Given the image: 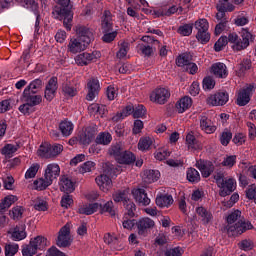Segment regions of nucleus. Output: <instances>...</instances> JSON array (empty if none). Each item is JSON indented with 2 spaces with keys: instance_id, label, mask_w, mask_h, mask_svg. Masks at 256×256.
<instances>
[{
  "instance_id": "nucleus-30",
  "label": "nucleus",
  "mask_w": 256,
  "mask_h": 256,
  "mask_svg": "<svg viewBox=\"0 0 256 256\" xmlns=\"http://www.w3.org/2000/svg\"><path fill=\"white\" fill-rule=\"evenodd\" d=\"M200 127L202 131H205L208 135H211V133H215V131H217V128L215 125H213V122L207 118V116H201Z\"/></svg>"
},
{
  "instance_id": "nucleus-22",
  "label": "nucleus",
  "mask_w": 256,
  "mask_h": 256,
  "mask_svg": "<svg viewBox=\"0 0 256 256\" xmlns=\"http://www.w3.org/2000/svg\"><path fill=\"white\" fill-rule=\"evenodd\" d=\"M132 195L135 201L140 205H144V207L151 204V199L147 196L145 189L135 188L132 190Z\"/></svg>"
},
{
  "instance_id": "nucleus-9",
  "label": "nucleus",
  "mask_w": 256,
  "mask_h": 256,
  "mask_svg": "<svg viewBox=\"0 0 256 256\" xmlns=\"http://www.w3.org/2000/svg\"><path fill=\"white\" fill-rule=\"evenodd\" d=\"M31 93L32 92L23 94L25 104L19 106V111L21 113H29L30 107L40 105L41 101H43V97L41 95H31Z\"/></svg>"
},
{
  "instance_id": "nucleus-17",
  "label": "nucleus",
  "mask_w": 256,
  "mask_h": 256,
  "mask_svg": "<svg viewBox=\"0 0 256 256\" xmlns=\"http://www.w3.org/2000/svg\"><path fill=\"white\" fill-rule=\"evenodd\" d=\"M87 47H89L88 44H84L83 41L76 37L70 38L68 43V51L70 53H73L74 55H77V53H81V51H85Z\"/></svg>"
},
{
  "instance_id": "nucleus-57",
  "label": "nucleus",
  "mask_w": 256,
  "mask_h": 256,
  "mask_svg": "<svg viewBox=\"0 0 256 256\" xmlns=\"http://www.w3.org/2000/svg\"><path fill=\"white\" fill-rule=\"evenodd\" d=\"M109 155L114 157V159L117 161V157H120L123 153V150L121 148V144H115L112 145L108 150Z\"/></svg>"
},
{
  "instance_id": "nucleus-33",
  "label": "nucleus",
  "mask_w": 256,
  "mask_h": 256,
  "mask_svg": "<svg viewBox=\"0 0 256 256\" xmlns=\"http://www.w3.org/2000/svg\"><path fill=\"white\" fill-rule=\"evenodd\" d=\"M98 210L99 203L82 204L78 209V213L81 215H93V213H97Z\"/></svg>"
},
{
  "instance_id": "nucleus-61",
  "label": "nucleus",
  "mask_w": 256,
  "mask_h": 256,
  "mask_svg": "<svg viewBox=\"0 0 256 256\" xmlns=\"http://www.w3.org/2000/svg\"><path fill=\"white\" fill-rule=\"evenodd\" d=\"M144 115H147V110L145 109L144 105H138L134 108L133 118L134 119H141Z\"/></svg>"
},
{
  "instance_id": "nucleus-5",
  "label": "nucleus",
  "mask_w": 256,
  "mask_h": 256,
  "mask_svg": "<svg viewBox=\"0 0 256 256\" xmlns=\"http://www.w3.org/2000/svg\"><path fill=\"white\" fill-rule=\"evenodd\" d=\"M195 29H197L196 39L200 41V43L205 44L209 43L211 39V34H209V22L207 19L202 18L195 22Z\"/></svg>"
},
{
  "instance_id": "nucleus-54",
  "label": "nucleus",
  "mask_w": 256,
  "mask_h": 256,
  "mask_svg": "<svg viewBox=\"0 0 256 256\" xmlns=\"http://www.w3.org/2000/svg\"><path fill=\"white\" fill-rule=\"evenodd\" d=\"M40 165L37 163L32 164L25 173V179H35V176L39 172Z\"/></svg>"
},
{
  "instance_id": "nucleus-40",
  "label": "nucleus",
  "mask_w": 256,
  "mask_h": 256,
  "mask_svg": "<svg viewBox=\"0 0 256 256\" xmlns=\"http://www.w3.org/2000/svg\"><path fill=\"white\" fill-rule=\"evenodd\" d=\"M173 196L169 194L160 195L156 197V205L158 207H171V204L173 203Z\"/></svg>"
},
{
  "instance_id": "nucleus-32",
  "label": "nucleus",
  "mask_w": 256,
  "mask_h": 256,
  "mask_svg": "<svg viewBox=\"0 0 256 256\" xmlns=\"http://www.w3.org/2000/svg\"><path fill=\"white\" fill-rule=\"evenodd\" d=\"M101 25L104 33H109V31L113 29V19L111 18V12L109 10L104 11Z\"/></svg>"
},
{
  "instance_id": "nucleus-49",
  "label": "nucleus",
  "mask_w": 256,
  "mask_h": 256,
  "mask_svg": "<svg viewBox=\"0 0 256 256\" xmlns=\"http://www.w3.org/2000/svg\"><path fill=\"white\" fill-rule=\"evenodd\" d=\"M251 69V60L245 59L241 64H239L236 74L238 77H243L245 75V71H249Z\"/></svg>"
},
{
  "instance_id": "nucleus-4",
  "label": "nucleus",
  "mask_w": 256,
  "mask_h": 256,
  "mask_svg": "<svg viewBox=\"0 0 256 256\" xmlns=\"http://www.w3.org/2000/svg\"><path fill=\"white\" fill-rule=\"evenodd\" d=\"M58 5H61L63 8H59L53 11L55 19L63 21V25L67 31H71L72 21H73V12L69 10L68 7L71 0H54Z\"/></svg>"
},
{
  "instance_id": "nucleus-43",
  "label": "nucleus",
  "mask_w": 256,
  "mask_h": 256,
  "mask_svg": "<svg viewBox=\"0 0 256 256\" xmlns=\"http://www.w3.org/2000/svg\"><path fill=\"white\" fill-rule=\"evenodd\" d=\"M18 149L19 145L6 144L4 145V147L1 148L0 153L8 158H11L13 157V155H15V153H17Z\"/></svg>"
},
{
  "instance_id": "nucleus-26",
  "label": "nucleus",
  "mask_w": 256,
  "mask_h": 256,
  "mask_svg": "<svg viewBox=\"0 0 256 256\" xmlns=\"http://www.w3.org/2000/svg\"><path fill=\"white\" fill-rule=\"evenodd\" d=\"M186 145L190 151H199L203 149V145H201V142L195 138L193 132L186 135Z\"/></svg>"
},
{
  "instance_id": "nucleus-44",
  "label": "nucleus",
  "mask_w": 256,
  "mask_h": 256,
  "mask_svg": "<svg viewBox=\"0 0 256 256\" xmlns=\"http://www.w3.org/2000/svg\"><path fill=\"white\" fill-rule=\"evenodd\" d=\"M152 145H153V138L149 136L142 137L138 142V149L139 151H149Z\"/></svg>"
},
{
  "instance_id": "nucleus-16",
  "label": "nucleus",
  "mask_w": 256,
  "mask_h": 256,
  "mask_svg": "<svg viewBox=\"0 0 256 256\" xmlns=\"http://www.w3.org/2000/svg\"><path fill=\"white\" fill-rule=\"evenodd\" d=\"M97 131L95 128L87 127L78 136V141L81 145H89L92 141H95Z\"/></svg>"
},
{
  "instance_id": "nucleus-55",
  "label": "nucleus",
  "mask_w": 256,
  "mask_h": 256,
  "mask_svg": "<svg viewBox=\"0 0 256 256\" xmlns=\"http://www.w3.org/2000/svg\"><path fill=\"white\" fill-rule=\"evenodd\" d=\"M127 53H129V43L128 42H122L120 44L119 51L116 54V57L118 59H125L127 57Z\"/></svg>"
},
{
  "instance_id": "nucleus-56",
  "label": "nucleus",
  "mask_w": 256,
  "mask_h": 256,
  "mask_svg": "<svg viewBox=\"0 0 256 256\" xmlns=\"http://www.w3.org/2000/svg\"><path fill=\"white\" fill-rule=\"evenodd\" d=\"M170 156H171V152H169L165 148H160L154 153V157L155 159H157V161H165V159H167V157H170Z\"/></svg>"
},
{
  "instance_id": "nucleus-45",
  "label": "nucleus",
  "mask_w": 256,
  "mask_h": 256,
  "mask_svg": "<svg viewBox=\"0 0 256 256\" xmlns=\"http://www.w3.org/2000/svg\"><path fill=\"white\" fill-rule=\"evenodd\" d=\"M17 196L15 195H8L2 199L0 202V211H5L6 209H9L13 203H16Z\"/></svg>"
},
{
  "instance_id": "nucleus-48",
  "label": "nucleus",
  "mask_w": 256,
  "mask_h": 256,
  "mask_svg": "<svg viewBox=\"0 0 256 256\" xmlns=\"http://www.w3.org/2000/svg\"><path fill=\"white\" fill-rule=\"evenodd\" d=\"M25 213V208H23L22 206H14L10 212H9V216L11 217V219H13L14 221H19V219L23 218V214Z\"/></svg>"
},
{
  "instance_id": "nucleus-27",
  "label": "nucleus",
  "mask_w": 256,
  "mask_h": 256,
  "mask_svg": "<svg viewBox=\"0 0 256 256\" xmlns=\"http://www.w3.org/2000/svg\"><path fill=\"white\" fill-rule=\"evenodd\" d=\"M9 233L13 241H23V239H27L25 225L16 226L14 229L10 230Z\"/></svg>"
},
{
  "instance_id": "nucleus-6",
  "label": "nucleus",
  "mask_w": 256,
  "mask_h": 256,
  "mask_svg": "<svg viewBox=\"0 0 256 256\" xmlns=\"http://www.w3.org/2000/svg\"><path fill=\"white\" fill-rule=\"evenodd\" d=\"M99 59H101V53L99 51H93L92 53L83 52L74 58L76 65L79 67H85L90 65V63H97Z\"/></svg>"
},
{
  "instance_id": "nucleus-12",
  "label": "nucleus",
  "mask_w": 256,
  "mask_h": 256,
  "mask_svg": "<svg viewBox=\"0 0 256 256\" xmlns=\"http://www.w3.org/2000/svg\"><path fill=\"white\" fill-rule=\"evenodd\" d=\"M229 101V94L227 92H217L207 98L208 105L212 107H219L225 105Z\"/></svg>"
},
{
  "instance_id": "nucleus-47",
  "label": "nucleus",
  "mask_w": 256,
  "mask_h": 256,
  "mask_svg": "<svg viewBox=\"0 0 256 256\" xmlns=\"http://www.w3.org/2000/svg\"><path fill=\"white\" fill-rule=\"evenodd\" d=\"M97 145H109L113 141V137L109 132H102L96 137Z\"/></svg>"
},
{
  "instance_id": "nucleus-15",
  "label": "nucleus",
  "mask_w": 256,
  "mask_h": 256,
  "mask_svg": "<svg viewBox=\"0 0 256 256\" xmlns=\"http://www.w3.org/2000/svg\"><path fill=\"white\" fill-rule=\"evenodd\" d=\"M219 195L220 197H227V195L233 193L237 189V181L235 178H226L224 183L219 186Z\"/></svg>"
},
{
  "instance_id": "nucleus-38",
  "label": "nucleus",
  "mask_w": 256,
  "mask_h": 256,
  "mask_svg": "<svg viewBox=\"0 0 256 256\" xmlns=\"http://www.w3.org/2000/svg\"><path fill=\"white\" fill-rule=\"evenodd\" d=\"M73 129H74V125L69 120H64L59 124V130L61 131L64 137H69V135L73 133Z\"/></svg>"
},
{
  "instance_id": "nucleus-1",
  "label": "nucleus",
  "mask_w": 256,
  "mask_h": 256,
  "mask_svg": "<svg viewBox=\"0 0 256 256\" xmlns=\"http://www.w3.org/2000/svg\"><path fill=\"white\" fill-rule=\"evenodd\" d=\"M226 221V230L228 231L229 235L232 236L241 235L242 233H245V231L253 229L251 222H245L243 219H241V211L239 210H234L231 212L226 218Z\"/></svg>"
},
{
  "instance_id": "nucleus-28",
  "label": "nucleus",
  "mask_w": 256,
  "mask_h": 256,
  "mask_svg": "<svg viewBox=\"0 0 256 256\" xmlns=\"http://www.w3.org/2000/svg\"><path fill=\"white\" fill-rule=\"evenodd\" d=\"M191 105H193L191 97L184 96L176 103V111H178V113H185L187 109H190Z\"/></svg>"
},
{
  "instance_id": "nucleus-31",
  "label": "nucleus",
  "mask_w": 256,
  "mask_h": 256,
  "mask_svg": "<svg viewBox=\"0 0 256 256\" xmlns=\"http://www.w3.org/2000/svg\"><path fill=\"white\" fill-rule=\"evenodd\" d=\"M196 167L201 172L202 176L209 177L213 171H215V166L211 162H198L196 163Z\"/></svg>"
},
{
  "instance_id": "nucleus-19",
  "label": "nucleus",
  "mask_w": 256,
  "mask_h": 256,
  "mask_svg": "<svg viewBox=\"0 0 256 256\" xmlns=\"http://www.w3.org/2000/svg\"><path fill=\"white\" fill-rule=\"evenodd\" d=\"M57 78L52 77L48 83L46 84L45 90H44V97L47 101H51L52 99H55V95H57Z\"/></svg>"
},
{
  "instance_id": "nucleus-24",
  "label": "nucleus",
  "mask_w": 256,
  "mask_h": 256,
  "mask_svg": "<svg viewBox=\"0 0 256 256\" xmlns=\"http://www.w3.org/2000/svg\"><path fill=\"white\" fill-rule=\"evenodd\" d=\"M59 187L62 193H73V191H75V182L67 176H62L59 181Z\"/></svg>"
},
{
  "instance_id": "nucleus-52",
  "label": "nucleus",
  "mask_w": 256,
  "mask_h": 256,
  "mask_svg": "<svg viewBox=\"0 0 256 256\" xmlns=\"http://www.w3.org/2000/svg\"><path fill=\"white\" fill-rule=\"evenodd\" d=\"M217 9L218 11H228L231 13L232 11H235V6L229 3V0H219Z\"/></svg>"
},
{
  "instance_id": "nucleus-25",
  "label": "nucleus",
  "mask_w": 256,
  "mask_h": 256,
  "mask_svg": "<svg viewBox=\"0 0 256 256\" xmlns=\"http://www.w3.org/2000/svg\"><path fill=\"white\" fill-rule=\"evenodd\" d=\"M24 7L26 9H30L36 15V22H35V31H39V24L41 23V19L39 17V4L35 0H24Z\"/></svg>"
},
{
  "instance_id": "nucleus-3",
  "label": "nucleus",
  "mask_w": 256,
  "mask_h": 256,
  "mask_svg": "<svg viewBox=\"0 0 256 256\" xmlns=\"http://www.w3.org/2000/svg\"><path fill=\"white\" fill-rule=\"evenodd\" d=\"M191 0H179L170 6H162L153 10L152 15L155 17H171V15H182L184 11L189 9Z\"/></svg>"
},
{
  "instance_id": "nucleus-60",
  "label": "nucleus",
  "mask_w": 256,
  "mask_h": 256,
  "mask_svg": "<svg viewBox=\"0 0 256 256\" xmlns=\"http://www.w3.org/2000/svg\"><path fill=\"white\" fill-rule=\"evenodd\" d=\"M37 253V250L34 248L33 244H25L22 246V255L23 256H33Z\"/></svg>"
},
{
  "instance_id": "nucleus-8",
  "label": "nucleus",
  "mask_w": 256,
  "mask_h": 256,
  "mask_svg": "<svg viewBox=\"0 0 256 256\" xmlns=\"http://www.w3.org/2000/svg\"><path fill=\"white\" fill-rule=\"evenodd\" d=\"M171 97V91H169L167 88H156L151 94H150V101L152 103H157L158 105H165L169 101Z\"/></svg>"
},
{
  "instance_id": "nucleus-11",
  "label": "nucleus",
  "mask_w": 256,
  "mask_h": 256,
  "mask_svg": "<svg viewBox=\"0 0 256 256\" xmlns=\"http://www.w3.org/2000/svg\"><path fill=\"white\" fill-rule=\"evenodd\" d=\"M71 242V225L66 224L60 229L56 244L58 247H69Z\"/></svg>"
},
{
  "instance_id": "nucleus-50",
  "label": "nucleus",
  "mask_w": 256,
  "mask_h": 256,
  "mask_svg": "<svg viewBox=\"0 0 256 256\" xmlns=\"http://www.w3.org/2000/svg\"><path fill=\"white\" fill-rule=\"evenodd\" d=\"M96 163L93 161H87L83 163L79 168V173L85 174V173H91V171H95Z\"/></svg>"
},
{
  "instance_id": "nucleus-62",
  "label": "nucleus",
  "mask_w": 256,
  "mask_h": 256,
  "mask_svg": "<svg viewBox=\"0 0 256 256\" xmlns=\"http://www.w3.org/2000/svg\"><path fill=\"white\" fill-rule=\"evenodd\" d=\"M18 251H19V244H7L5 246V256L17 255Z\"/></svg>"
},
{
  "instance_id": "nucleus-18",
  "label": "nucleus",
  "mask_w": 256,
  "mask_h": 256,
  "mask_svg": "<svg viewBox=\"0 0 256 256\" xmlns=\"http://www.w3.org/2000/svg\"><path fill=\"white\" fill-rule=\"evenodd\" d=\"M95 181L96 185H98L100 191H103V193H109V190L113 188V180H111L107 174L97 176Z\"/></svg>"
},
{
  "instance_id": "nucleus-51",
  "label": "nucleus",
  "mask_w": 256,
  "mask_h": 256,
  "mask_svg": "<svg viewBox=\"0 0 256 256\" xmlns=\"http://www.w3.org/2000/svg\"><path fill=\"white\" fill-rule=\"evenodd\" d=\"M100 213H109L111 217H115V209L113 208V201H108L104 205L99 204Z\"/></svg>"
},
{
  "instance_id": "nucleus-46",
  "label": "nucleus",
  "mask_w": 256,
  "mask_h": 256,
  "mask_svg": "<svg viewBox=\"0 0 256 256\" xmlns=\"http://www.w3.org/2000/svg\"><path fill=\"white\" fill-rule=\"evenodd\" d=\"M33 208L35 211H47L49 209V203L44 198L38 197L33 202Z\"/></svg>"
},
{
  "instance_id": "nucleus-39",
  "label": "nucleus",
  "mask_w": 256,
  "mask_h": 256,
  "mask_svg": "<svg viewBox=\"0 0 256 256\" xmlns=\"http://www.w3.org/2000/svg\"><path fill=\"white\" fill-rule=\"evenodd\" d=\"M50 185H53V182L47 178V176L44 175L43 178H39L34 181V186L37 191H45L47 187H50Z\"/></svg>"
},
{
  "instance_id": "nucleus-37",
  "label": "nucleus",
  "mask_w": 256,
  "mask_h": 256,
  "mask_svg": "<svg viewBox=\"0 0 256 256\" xmlns=\"http://www.w3.org/2000/svg\"><path fill=\"white\" fill-rule=\"evenodd\" d=\"M38 157L42 159H52L51 157V144L45 142L40 145L37 150Z\"/></svg>"
},
{
  "instance_id": "nucleus-14",
  "label": "nucleus",
  "mask_w": 256,
  "mask_h": 256,
  "mask_svg": "<svg viewBox=\"0 0 256 256\" xmlns=\"http://www.w3.org/2000/svg\"><path fill=\"white\" fill-rule=\"evenodd\" d=\"M138 233L140 235H147L150 229L155 227V221L149 217H144L136 222Z\"/></svg>"
},
{
  "instance_id": "nucleus-53",
  "label": "nucleus",
  "mask_w": 256,
  "mask_h": 256,
  "mask_svg": "<svg viewBox=\"0 0 256 256\" xmlns=\"http://www.w3.org/2000/svg\"><path fill=\"white\" fill-rule=\"evenodd\" d=\"M112 197L115 203H121V201H123V203L125 204L129 200V194L127 193V191L115 192Z\"/></svg>"
},
{
  "instance_id": "nucleus-23",
  "label": "nucleus",
  "mask_w": 256,
  "mask_h": 256,
  "mask_svg": "<svg viewBox=\"0 0 256 256\" xmlns=\"http://www.w3.org/2000/svg\"><path fill=\"white\" fill-rule=\"evenodd\" d=\"M211 73H213L218 79H227L229 70H227V65L223 62H217L211 66Z\"/></svg>"
},
{
  "instance_id": "nucleus-64",
  "label": "nucleus",
  "mask_w": 256,
  "mask_h": 256,
  "mask_svg": "<svg viewBox=\"0 0 256 256\" xmlns=\"http://www.w3.org/2000/svg\"><path fill=\"white\" fill-rule=\"evenodd\" d=\"M228 40L227 36H222L218 39V41L214 44L215 51H223V48L227 46Z\"/></svg>"
},
{
  "instance_id": "nucleus-63",
  "label": "nucleus",
  "mask_w": 256,
  "mask_h": 256,
  "mask_svg": "<svg viewBox=\"0 0 256 256\" xmlns=\"http://www.w3.org/2000/svg\"><path fill=\"white\" fill-rule=\"evenodd\" d=\"M203 90L204 91H211V89L215 88V80L212 77H205L203 79Z\"/></svg>"
},
{
  "instance_id": "nucleus-7",
  "label": "nucleus",
  "mask_w": 256,
  "mask_h": 256,
  "mask_svg": "<svg viewBox=\"0 0 256 256\" xmlns=\"http://www.w3.org/2000/svg\"><path fill=\"white\" fill-rule=\"evenodd\" d=\"M255 93V84H248L241 90H239L237 95L236 103L239 107H245L251 101V95Z\"/></svg>"
},
{
  "instance_id": "nucleus-10",
  "label": "nucleus",
  "mask_w": 256,
  "mask_h": 256,
  "mask_svg": "<svg viewBox=\"0 0 256 256\" xmlns=\"http://www.w3.org/2000/svg\"><path fill=\"white\" fill-rule=\"evenodd\" d=\"M75 33L77 35V38H79V40L86 45H91L92 41H94L95 39V37L93 36V30L86 26H76Z\"/></svg>"
},
{
  "instance_id": "nucleus-41",
  "label": "nucleus",
  "mask_w": 256,
  "mask_h": 256,
  "mask_svg": "<svg viewBox=\"0 0 256 256\" xmlns=\"http://www.w3.org/2000/svg\"><path fill=\"white\" fill-rule=\"evenodd\" d=\"M193 61L191 53H183L176 58L177 67H187Z\"/></svg>"
},
{
  "instance_id": "nucleus-58",
  "label": "nucleus",
  "mask_w": 256,
  "mask_h": 256,
  "mask_svg": "<svg viewBox=\"0 0 256 256\" xmlns=\"http://www.w3.org/2000/svg\"><path fill=\"white\" fill-rule=\"evenodd\" d=\"M178 33L183 37H189L193 33V24H184L178 28Z\"/></svg>"
},
{
  "instance_id": "nucleus-34",
  "label": "nucleus",
  "mask_w": 256,
  "mask_h": 256,
  "mask_svg": "<svg viewBox=\"0 0 256 256\" xmlns=\"http://www.w3.org/2000/svg\"><path fill=\"white\" fill-rule=\"evenodd\" d=\"M43 87V80L42 79H35L24 89L23 95H27L28 93H32L35 95Z\"/></svg>"
},
{
  "instance_id": "nucleus-20",
  "label": "nucleus",
  "mask_w": 256,
  "mask_h": 256,
  "mask_svg": "<svg viewBox=\"0 0 256 256\" xmlns=\"http://www.w3.org/2000/svg\"><path fill=\"white\" fill-rule=\"evenodd\" d=\"M195 213L203 225H209L213 221V214L203 206L196 207Z\"/></svg>"
},
{
  "instance_id": "nucleus-29",
  "label": "nucleus",
  "mask_w": 256,
  "mask_h": 256,
  "mask_svg": "<svg viewBox=\"0 0 256 256\" xmlns=\"http://www.w3.org/2000/svg\"><path fill=\"white\" fill-rule=\"evenodd\" d=\"M161 177L159 170H145L142 174V179L144 183H155Z\"/></svg>"
},
{
  "instance_id": "nucleus-35",
  "label": "nucleus",
  "mask_w": 256,
  "mask_h": 256,
  "mask_svg": "<svg viewBox=\"0 0 256 256\" xmlns=\"http://www.w3.org/2000/svg\"><path fill=\"white\" fill-rule=\"evenodd\" d=\"M116 161L120 165H131V163L135 162V155L129 151H124L117 157Z\"/></svg>"
},
{
  "instance_id": "nucleus-21",
  "label": "nucleus",
  "mask_w": 256,
  "mask_h": 256,
  "mask_svg": "<svg viewBox=\"0 0 256 256\" xmlns=\"http://www.w3.org/2000/svg\"><path fill=\"white\" fill-rule=\"evenodd\" d=\"M61 175V167L57 163H50L44 170V176L53 183Z\"/></svg>"
},
{
  "instance_id": "nucleus-2",
  "label": "nucleus",
  "mask_w": 256,
  "mask_h": 256,
  "mask_svg": "<svg viewBox=\"0 0 256 256\" xmlns=\"http://www.w3.org/2000/svg\"><path fill=\"white\" fill-rule=\"evenodd\" d=\"M240 35L242 39H240L239 35L235 32L228 35L227 41L232 44V49L234 51H243V49H247L250 43H253L255 40V36L249 31V28H242Z\"/></svg>"
},
{
  "instance_id": "nucleus-59",
  "label": "nucleus",
  "mask_w": 256,
  "mask_h": 256,
  "mask_svg": "<svg viewBox=\"0 0 256 256\" xmlns=\"http://www.w3.org/2000/svg\"><path fill=\"white\" fill-rule=\"evenodd\" d=\"M60 205L63 209H69L73 205V196L65 194L62 196Z\"/></svg>"
},
{
  "instance_id": "nucleus-13",
  "label": "nucleus",
  "mask_w": 256,
  "mask_h": 256,
  "mask_svg": "<svg viewBox=\"0 0 256 256\" xmlns=\"http://www.w3.org/2000/svg\"><path fill=\"white\" fill-rule=\"evenodd\" d=\"M87 89L86 99L87 101H93L99 95V91H101L99 80L97 78H90L87 82Z\"/></svg>"
},
{
  "instance_id": "nucleus-36",
  "label": "nucleus",
  "mask_w": 256,
  "mask_h": 256,
  "mask_svg": "<svg viewBox=\"0 0 256 256\" xmlns=\"http://www.w3.org/2000/svg\"><path fill=\"white\" fill-rule=\"evenodd\" d=\"M30 243L34 246L36 251H43V249L47 247V238L36 236L30 239Z\"/></svg>"
},
{
  "instance_id": "nucleus-42",
  "label": "nucleus",
  "mask_w": 256,
  "mask_h": 256,
  "mask_svg": "<svg viewBox=\"0 0 256 256\" xmlns=\"http://www.w3.org/2000/svg\"><path fill=\"white\" fill-rule=\"evenodd\" d=\"M186 179L189 183H199L201 181V174L195 168H188L186 171Z\"/></svg>"
}]
</instances>
